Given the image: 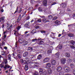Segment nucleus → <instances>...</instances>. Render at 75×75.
<instances>
[{
  "instance_id": "obj_1",
  "label": "nucleus",
  "mask_w": 75,
  "mask_h": 75,
  "mask_svg": "<svg viewBox=\"0 0 75 75\" xmlns=\"http://www.w3.org/2000/svg\"><path fill=\"white\" fill-rule=\"evenodd\" d=\"M46 18L47 19V22H50L51 21V19L52 18V16L49 15Z\"/></svg>"
},
{
  "instance_id": "obj_21",
  "label": "nucleus",
  "mask_w": 75,
  "mask_h": 75,
  "mask_svg": "<svg viewBox=\"0 0 75 75\" xmlns=\"http://www.w3.org/2000/svg\"><path fill=\"white\" fill-rule=\"evenodd\" d=\"M42 55H39L37 57V59H41L42 58Z\"/></svg>"
},
{
  "instance_id": "obj_6",
  "label": "nucleus",
  "mask_w": 75,
  "mask_h": 75,
  "mask_svg": "<svg viewBox=\"0 0 75 75\" xmlns=\"http://www.w3.org/2000/svg\"><path fill=\"white\" fill-rule=\"evenodd\" d=\"M49 61H50V59L49 58H47L44 59L43 60V62H48Z\"/></svg>"
},
{
  "instance_id": "obj_14",
  "label": "nucleus",
  "mask_w": 75,
  "mask_h": 75,
  "mask_svg": "<svg viewBox=\"0 0 75 75\" xmlns=\"http://www.w3.org/2000/svg\"><path fill=\"white\" fill-rule=\"evenodd\" d=\"M10 68V66L7 64H6L5 65V67H4V69H6V68Z\"/></svg>"
},
{
  "instance_id": "obj_31",
  "label": "nucleus",
  "mask_w": 75,
  "mask_h": 75,
  "mask_svg": "<svg viewBox=\"0 0 75 75\" xmlns=\"http://www.w3.org/2000/svg\"><path fill=\"white\" fill-rule=\"evenodd\" d=\"M70 43L71 44H72V45H74V44H75V42L73 40H71L70 42Z\"/></svg>"
},
{
  "instance_id": "obj_37",
  "label": "nucleus",
  "mask_w": 75,
  "mask_h": 75,
  "mask_svg": "<svg viewBox=\"0 0 75 75\" xmlns=\"http://www.w3.org/2000/svg\"><path fill=\"white\" fill-rule=\"evenodd\" d=\"M24 61H25V62H28V58H25Z\"/></svg>"
},
{
  "instance_id": "obj_54",
  "label": "nucleus",
  "mask_w": 75,
  "mask_h": 75,
  "mask_svg": "<svg viewBox=\"0 0 75 75\" xmlns=\"http://www.w3.org/2000/svg\"><path fill=\"white\" fill-rule=\"evenodd\" d=\"M67 10L68 11H71V9L69 8H67Z\"/></svg>"
},
{
  "instance_id": "obj_24",
  "label": "nucleus",
  "mask_w": 75,
  "mask_h": 75,
  "mask_svg": "<svg viewBox=\"0 0 75 75\" xmlns=\"http://www.w3.org/2000/svg\"><path fill=\"white\" fill-rule=\"evenodd\" d=\"M52 50H51V49H48V50H47V54H50V53H51L52 52Z\"/></svg>"
},
{
  "instance_id": "obj_59",
  "label": "nucleus",
  "mask_w": 75,
  "mask_h": 75,
  "mask_svg": "<svg viewBox=\"0 0 75 75\" xmlns=\"http://www.w3.org/2000/svg\"><path fill=\"white\" fill-rule=\"evenodd\" d=\"M73 74L74 75H75V69L73 71Z\"/></svg>"
},
{
  "instance_id": "obj_35",
  "label": "nucleus",
  "mask_w": 75,
  "mask_h": 75,
  "mask_svg": "<svg viewBox=\"0 0 75 75\" xmlns=\"http://www.w3.org/2000/svg\"><path fill=\"white\" fill-rule=\"evenodd\" d=\"M38 10H39L40 12H42V9H41L40 7H39L38 8Z\"/></svg>"
},
{
  "instance_id": "obj_44",
  "label": "nucleus",
  "mask_w": 75,
  "mask_h": 75,
  "mask_svg": "<svg viewBox=\"0 0 75 75\" xmlns=\"http://www.w3.org/2000/svg\"><path fill=\"white\" fill-rule=\"evenodd\" d=\"M24 60L23 59H21V62L22 64L24 63Z\"/></svg>"
},
{
  "instance_id": "obj_55",
  "label": "nucleus",
  "mask_w": 75,
  "mask_h": 75,
  "mask_svg": "<svg viewBox=\"0 0 75 75\" xmlns=\"http://www.w3.org/2000/svg\"><path fill=\"white\" fill-rule=\"evenodd\" d=\"M30 19V17L28 16V17L26 19V20H29Z\"/></svg>"
},
{
  "instance_id": "obj_49",
  "label": "nucleus",
  "mask_w": 75,
  "mask_h": 75,
  "mask_svg": "<svg viewBox=\"0 0 75 75\" xmlns=\"http://www.w3.org/2000/svg\"><path fill=\"white\" fill-rule=\"evenodd\" d=\"M40 32L41 33H45V31L44 30H41Z\"/></svg>"
},
{
  "instance_id": "obj_52",
  "label": "nucleus",
  "mask_w": 75,
  "mask_h": 75,
  "mask_svg": "<svg viewBox=\"0 0 75 75\" xmlns=\"http://www.w3.org/2000/svg\"><path fill=\"white\" fill-rule=\"evenodd\" d=\"M25 14H26V12L25 11V12L23 14L22 17H24V16H25Z\"/></svg>"
},
{
  "instance_id": "obj_30",
  "label": "nucleus",
  "mask_w": 75,
  "mask_h": 75,
  "mask_svg": "<svg viewBox=\"0 0 75 75\" xmlns=\"http://www.w3.org/2000/svg\"><path fill=\"white\" fill-rule=\"evenodd\" d=\"M64 72L62 71L59 72V75H64Z\"/></svg>"
},
{
  "instance_id": "obj_42",
  "label": "nucleus",
  "mask_w": 75,
  "mask_h": 75,
  "mask_svg": "<svg viewBox=\"0 0 75 75\" xmlns=\"http://www.w3.org/2000/svg\"><path fill=\"white\" fill-rule=\"evenodd\" d=\"M62 45H60L59 46V49H60V50L62 49Z\"/></svg>"
},
{
  "instance_id": "obj_8",
  "label": "nucleus",
  "mask_w": 75,
  "mask_h": 75,
  "mask_svg": "<svg viewBox=\"0 0 75 75\" xmlns=\"http://www.w3.org/2000/svg\"><path fill=\"white\" fill-rule=\"evenodd\" d=\"M47 73L49 75H51V74H52V70L50 69H49L47 70Z\"/></svg>"
},
{
  "instance_id": "obj_11",
  "label": "nucleus",
  "mask_w": 75,
  "mask_h": 75,
  "mask_svg": "<svg viewBox=\"0 0 75 75\" xmlns=\"http://www.w3.org/2000/svg\"><path fill=\"white\" fill-rule=\"evenodd\" d=\"M57 71L58 72H60V71H61L62 70V68L60 66H59L57 68Z\"/></svg>"
},
{
  "instance_id": "obj_23",
  "label": "nucleus",
  "mask_w": 75,
  "mask_h": 75,
  "mask_svg": "<svg viewBox=\"0 0 75 75\" xmlns=\"http://www.w3.org/2000/svg\"><path fill=\"white\" fill-rule=\"evenodd\" d=\"M14 34L15 35H16V37L18 36V35H20V34L18 33L17 32H16L14 33Z\"/></svg>"
},
{
  "instance_id": "obj_53",
  "label": "nucleus",
  "mask_w": 75,
  "mask_h": 75,
  "mask_svg": "<svg viewBox=\"0 0 75 75\" xmlns=\"http://www.w3.org/2000/svg\"><path fill=\"white\" fill-rule=\"evenodd\" d=\"M38 21L39 22V23L41 22V20L40 19H39L38 20Z\"/></svg>"
},
{
  "instance_id": "obj_51",
  "label": "nucleus",
  "mask_w": 75,
  "mask_h": 75,
  "mask_svg": "<svg viewBox=\"0 0 75 75\" xmlns=\"http://www.w3.org/2000/svg\"><path fill=\"white\" fill-rule=\"evenodd\" d=\"M70 47L71 48H73V49H75V47L73 45L71 46Z\"/></svg>"
},
{
  "instance_id": "obj_3",
  "label": "nucleus",
  "mask_w": 75,
  "mask_h": 75,
  "mask_svg": "<svg viewBox=\"0 0 75 75\" xmlns=\"http://www.w3.org/2000/svg\"><path fill=\"white\" fill-rule=\"evenodd\" d=\"M18 42H19L20 43H23V41H24V39L22 38H19L18 40Z\"/></svg>"
},
{
  "instance_id": "obj_22",
  "label": "nucleus",
  "mask_w": 75,
  "mask_h": 75,
  "mask_svg": "<svg viewBox=\"0 0 75 75\" xmlns=\"http://www.w3.org/2000/svg\"><path fill=\"white\" fill-rule=\"evenodd\" d=\"M62 7H63V8H65L66 6H67V3H64L62 4Z\"/></svg>"
},
{
  "instance_id": "obj_16",
  "label": "nucleus",
  "mask_w": 75,
  "mask_h": 75,
  "mask_svg": "<svg viewBox=\"0 0 75 75\" xmlns=\"http://www.w3.org/2000/svg\"><path fill=\"white\" fill-rule=\"evenodd\" d=\"M55 56L56 58H59V53L58 52L57 53L55 54Z\"/></svg>"
},
{
  "instance_id": "obj_61",
  "label": "nucleus",
  "mask_w": 75,
  "mask_h": 75,
  "mask_svg": "<svg viewBox=\"0 0 75 75\" xmlns=\"http://www.w3.org/2000/svg\"><path fill=\"white\" fill-rule=\"evenodd\" d=\"M4 48L5 50H7V47H4Z\"/></svg>"
},
{
  "instance_id": "obj_26",
  "label": "nucleus",
  "mask_w": 75,
  "mask_h": 75,
  "mask_svg": "<svg viewBox=\"0 0 75 75\" xmlns=\"http://www.w3.org/2000/svg\"><path fill=\"white\" fill-rule=\"evenodd\" d=\"M71 62H72V61L71 59H68L67 60V62L68 64H71Z\"/></svg>"
},
{
  "instance_id": "obj_4",
  "label": "nucleus",
  "mask_w": 75,
  "mask_h": 75,
  "mask_svg": "<svg viewBox=\"0 0 75 75\" xmlns=\"http://www.w3.org/2000/svg\"><path fill=\"white\" fill-rule=\"evenodd\" d=\"M4 17H2L0 18V22L1 23H4Z\"/></svg>"
},
{
  "instance_id": "obj_58",
  "label": "nucleus",
  "mask_w": 75,
  "mask_h": 75,
  "mask_svg": "<svg viewBox=\"0 0 75 75\" xmlns=\"http://www.w3.org/2000/svg\"><path fill=\"white\" fill-rule=\"evenodd\" d=\"M8 57H9V59H11V56H10V54H9L8 55Z\"/></svg>"
},
{
  "instance_id": "obj_9",
  "label": "nucleus",
  "mask_w": 75,
  "mask_h": 75,
  "mask_svg": "<svg viewBox=\"0 0 75 75\" xmlns=\"http://www.w3.org/2000/svg\"><path fill=\"white\" fill-rule=\"evenodd\" d=\"M42 4H43V5H44V6H47V0H44L43 1Z\"/></svg>"
},
{
  "instance_id": "obj_62",
  "label": "nucleus",
  "mask_w": 75,
  "mask_h": 75,
  "mask_svg": "<svg viewBox=\"0 0 75 75\" xmlns=\"http://www.w3.org/2000/svg\"><path fill=\"white\" fill-rule=\"evenodd\" d=\"M1 55L4 56V57H5L6 56V54H1Z\"/></svg>"
},
{
  "instance_id": "obj_7",
  "label": "nucleus",
  "mask_w": 75,
  "mask_h": 75,
  "mask_svg": "<svg viewBox=\"0 0 75 75\" xmlns=\"http://www.w3.org/2000/svg\"><path fill=\"white\" fill-rule=\"evenodd\" d=\"M46 67L47 68H49V67H51V64L50 63H47L46 64Z\"/></svg>"
},
{
  "instance_id": "obj_60",
  "label": "nucleus",
  "mask_w": 75,
  "mask_h": 75,
  "mask_svg": "<svg viewBox=\"0 0 75 75\" xmlns=\"http://www.w3.org/2000/svg\"><path fill=\"white\" fill-rule=\"evenodd\" d=\"M31 57H30L31 59L32 58H33L34 57V55H31Z\"/></svg>"
},
{
  "instance_id": "obj_46",
  "label": "nucleus",
  "mask_w": 75,
  "mask_h": 75,
  "mask_svg": "<svg viewBox=\"0 0 75 75\" xmlns=\"http://www.w3.org/2000/svg\"><path fill=\"white\" fill-rule=\"evenodd\" d=\"M37 40V39H33L32 41V42H34V41H35Z\"/></svg>"
},
{
  "instance_id": "obj_29",
  "label": "nucleus",
  "mask_w": 75,
  "mask_h": 75,
  "mask_svg": "<svg viewBox=\"0 0 75 75\" xmlns=\"http://www.w3.org/2000/svg\"><path fill=\"white\" fill-rule=\"evenodd\" d=\"M39 70L40 73L41 72V74H42V69L40 68L39 69Z\"/></svg>"
},
{
  "instance_id": "obj_32",
  "label": "nucleus",
  "mask_w": 75,
  "mask_h": 75,
  "mask_svg": "<svg viewBox=\"0 0 75 75\" xmlns=\"http://www.w3.org/2000/svg\"><path fill=\"white\" fill-rule=\"evenodd\" d=\"M47 71H45L43 72V75H47Z\"/></svg>"
},
{
  "instance_id": "obj_5",
  "label": "nucleus",
  "mask_w": 75,
  "mask_h": 75,
  "mask_svg": "<svg viewBox=\"0 0 75 75\" xmlns=\"http://www.w3.org/2000/svg\"><path fill=\"white\" fill-rule=\"evenodd\" d=\"M30 25V22H27L24 25V27L25 28H27Z\"/></svg>"
},
{
  "instance_id": "obj_40",
  "label": "nucleus",
  "mask_w": 75,
  "mask_h": 75,
  "mask_svg": "<svg viewBox=\"0 0 75 75\" xmlns=\"http://www.w3.org/2000/svg\"><path fill=\"white\" fill-rule=\"evenodd\" d=\"M34 75H38V72H35L34 73Z\"/></svg>"
},
{
  "instance_id": "obj_47",
  "label": "nucleus",
  "mask_w": 75,
  "mask_h": 75,
  "mask_svg": "<svg viewBox=\"0 0 75 75\" xmlns=\"http://www.w3.org/2000/svg\"><path fill=\"white\" fill-rule=\"evenodd\" d=\"M18 52V54H21V51H20V50H18L17 51Z\"/></svg>"
},
{
  "instance_id": "obj_12",
  "label": "nucleus",
  "mask_w": 75,
  "mask_h": 75,
  "mask_svg": "<svg viewBox=\"0 0 75 75\" xmlns=\"http://www.w3.org/2000/svg\"><path fill=\"white\" fill-rule=\"evenodd\" d=\"M55 63H56V61L55 60H52L51 61L52 65H55Z\"/></svg>"
},
{
  "instance_id": "obj_25",
  "label": "nucleus",
  "mask_w": 75,
  "mask_h": 75,
  "mask_svg": "<svg viewBox=\"0 0 75 75\" xmlns=\"http://www.w3.org/2000/svg\"><path fill=\"white\" fill-rule=\"evenodd\" d=\"M65 55L67 57H70V54L69 53H65Z\"/></svg>"
},
{
  "instance_id": "obj_20",
  "label": "nucleus",
  "mask_w": 75,
  "mask_h": 75,
  "mask_svg": "<svg viewBox=\"0 0 75 75\" xmlns=\"http://www.w3.org/2000/svg\"><path fill=\"white\" fill-rule=\"evenodd\" d=\"M28 53L27 52H26L23 54V57H26L27 56H28Z\"/></svg>"
},
{
  "instance_id": "obj_27",
  "label": "nucleus",
  "mask_w": 75,
  "mask_h": 75,
  "mask_svg": "<svg viewBox=\"0 0 75 75\" xmlns=\"http://www.w3.org/2000/svg\"><path fill=\"white\" fill-rule=\"evenodd\" d=\"M25 71H27L28 69V66L27 65H26L25 67Z\"/></svg>"
},
{
  "instance_id": "obj_17",
  "label": "nucleus",
  "mask_w": 75,
  "mask_h": 75,
  "mask_svg": "<svg viewBox=\"0 0 75 75\" xmlns=\"http://www.w3.org/2000/svg\"><path fill=\"white\" fill-rule=\"evenodd\" d=\"M46 19L45 18H44L42 20V21L44 22V23H47V22H48V19L47 18Z\"/></svg>"
},
{
  "instance_id": "obj_33",
  "label": "nucleus",
  "mask_w": 75,
  "mask_h": 75,
  "mask_svg": "<svg viewBox=\"0 0 75 75\" xmlns=\"http://www.w3.org/2000/svg\"><path fill=\"white\" fill-rule=\"evenodd\" d=\"M44 43V42L43 41H40L38 42V44L39 45H41V44H42Z\"/></svg>"
},
{
  "instance_id": "obj_13",
  "label": "nucleus",
  "mask_w": 75,
  "mask_h": 75,
  "mask_svg": "<svg viewBox=\"0 0 75 75\" xmlns=\"http://www.w3.org/2000/svg\"><path fill=\"white\" fill-rule=\"evenodd\" d=\"M54 23L55 24H60V21L58 20H57L54 21Z\"/></svg>"
},
{
  "instance_id": "obj_50",
  "label": "nucleus",
  "mask_w": 75,
  "mask_h": 75,
  "mask_svg": "<svg viewBox=\"0 0 75 75\" xmlns=\"http://www.w3.org/2000/svg\"><path fill=\"white\" fill-rule=\"evenodd\" d=\"M21 28V27H20V26H18L17 27V30H20V28Z\"/></svg>"
},
{
  "instance_id": "obj_18",
  "label": "nucleus",
  "mask_w": 75,
  "mask_h": 75,
  "mask_svg": "<svg viewBox=\"0 0 75 75\" xmlns=\"http://www.w3.org/2000/svg\"><path fill=\"white\" fill-rule=\"evenodd\" d=\"M4 62L6 65L7 64V63L8 62H7V59H4Z\"/></svg>"
},
{
  "instance_id": "obj_19",
  "label": "nucleus",
  "mask_w": 75,
  "mask_h": 75,
  "mask_svg": "<svg viewBox=\"0 0 75 75\" xmlns=\"http://www.w3.org/2000/svg\"><path fill=\"white\" fill-rule=\"evenodd\" d=\"M68 35L69 37H73L74 36V35L72 33H69Z\"/></svg>"
},
{
  "instance_id": "obj_28",
  "label": "nucleus",
  "mask_w": 75,
  "mask_h": 75,
  "mask_svg": "<svg viewBox=\"0 0 75 75\" xmlns=\"http://www.w3.org/2000/svg\"><path fill=\"white\" fill-rule=\"evenodd\" d=\"M69 69V67H66L64 68V70L66 71H68Z\"/></svg>"
},
{
  "instance_id": "obj_43",
  "label": "nucleus",
  "mask_w": 75,
  "mask_h": 75,
  "mask_svg": "<svg viewBox=\"0 0 75 75\" xmlns=\"http://www.w3.org/2000/svg\"><path fill=\"white\" fill-rule=\"evenodd\" d=\"M28 50H33V48L32 47H29L28 48Z\"/></svg>"
},
{
  "instance_id": "obj_63",
  "label": "nucleus",
  "mask_w": 75,
  "mask_h": 75,
  "mask_svg": "<svg viewBox=\"0 0 75 75\" xmlns=\"http://www.w3.org/2000/svg\"><path fill=\"white\" fill-rule=\"evenodd\" d=\"M73 17H75V13H74L73 14Z\"/></svg>"
},
{
  "instance_id": "obj_39",
  "label": "nucleus",
  "mask_w": 75,
  "mask_h": 75,
  "mask_svg": "<svg viewBox=\"0 0 75 75\" xmlns=\"http://www.w3.org/2000/svg\"><path fill=\"white\" fill-rule=\"evenodd\" d=\"M70 66H71V67L72 68H74V67H75V66H74V65L73 64H70Z\"/></svg>"
},
{
  "instance_id": "obj_56",
  "label": "nucleus",
  "mask_w": 75,
  "mask_h": 75,
  "mask_svg": "<svg viewBox=\"0 0 75 75\" xmlns=\"http://www.w3.org/2000/svg\"><path fill=\"white\" fill-rule=\"evenodd\" d=\"M22 8H20V10H19V13H21V11H22Z\"/></svg>"
},
{
  "instance_id": "obj_10",
  "label": "nucleus",
  "mask_w": 75,
  "mask_h": 75,
  "mask_svg": "<svg viewBox=\"0 0 75 75\" xmlns=\"http://www.w3.org/2000/svg\"><path fill=\"white\" fill-rule=\"evenodd\" d=\"M21 16L20 15L18 17V21H17V23H20V21L21 20Z\"/></svg>"
},
{
  "instance_id": "obj_48",
  "label": "nucleus",
  "mask_w": 75,
  "mask_h": 75,
  "mask_svg": "<svg viewBox=\"0 0 75 75\" xmlns=\"http://www.w3.org/2000/svg\"><path fill=\"white\" fill-rule=\"evenodd\" d=\"M21 54H19L18 55V57L19 58H21Z\"/></svg>"
},
{
  "instance_id": "obj_36",
  "label": "nucleus",
  "mask_w": 75,
  "mask_h": 75,
  "mask_svg": "<svg viewBox=\"0 0 75 75\" xmlns=\"http://www.w3.org/2000/svg\"><path fill=\"white\" fill-rule=\"evenodd\" d=\"M35 1L34 0H31L30 2L32 4H34L35 3Z\"/></svg>"
},
{
  "instance_id": "obj_41",
  "label": "nucleus",
  "mask_w": 75,
  "mask_h": 75,
  "mask_svg": "<svg viewBox=\"0 0 75 75\" xmlns=\"http://www.w3.org/2000/svg\"><path fill=\"white\" fill-rule=\"evenodd\" d=\"M34 31V30H32L31 32V33H32L33 34H34V33H37V31Z\"/></svg>"
},
{
  "instance_id": "obj_34",
  "label": "nucleus",
  "mask_w": 75,
  "mask_h": 75,
  "mask_svg": "<svg viewBox=\"0 0 75 75\" xmlns=\"http://www.w3.org/2000/svg\"><path fill=\"white\" fill-rule=\"evenodd\" d=\"M57 4V3L55 2H52L51 4V6H53V5H54L55 4Z\"/></svg>"
},
{
  "instance_id": "obj_45",
  "label": "nucleus",
  "mask_w": 75,
  "mask_h": 75,
  "mask_svg": "<svg viewBox=\"0 0 75 75\" xmlns=\"http://www.w3.org/2000/svg\"><path fill=\"white\" fill-rule=\"evenodd\" d=\"M3 64V63H1V68H3V67H4V65H2Z\"/></svg>"
},
{
  "instance_id": "obj_15",
  "label": "nucleus",
  "mask_w": 75,
  "mask_h": 75,
  "mask_svg": "<svg viewBox=\"0 0 75 75\" xmlns=\"http://www.w3.org/2000/svg\"><path fill=\"white\" fill-rule=\"evenodd\" d=\"M22 43H23V45H27L28 42L24 40Z\"/></svg>"
},
{
  "instance_id": "obj_38",
  "label": "nucleus",
  "mask_w": 75,
  "mask_h": 75,
  "mask_svg": "<svg viewBox=\"0 0 75 75\" xmlns=\"http://www.w3.org/2000/svg\"><path fill=\"white\" fill-rule=\"evenodd\" d=\"M58 18V17L57 16L54 17L52 19V20H56Z\"/></svg>"
},
{
  "instance_id": "obj_2",
  "label": "nucleus",
  "mask_w": 75,
  "mask_h": 75,
  "mask_svg": "<svg viewBox=\"0 0 75 75\" xmlns=\"http://www.w3.org/2000/svg\"><path fill=\"white\" fill-rule=\"evenodd\" d=\"M66 62V59L65 58H62L61 59V62L63 64H64Z\"/></svg>"
},
{
  "instance_id": "obj_64",
  "label": "nucleus",
  "mask_w": 75,
  "mask_h": 75,
  "mask_svg": "<svg viewBox=\"0 0 75 75\" xmlns=\"http://www.w3.org/2000/svg\"><path fill=\"white\" fill-rule=\"evenodd\" d=\"M73 61L74 62V63H75V58L73 60Z\"/></svg>"
},
{
  "instance_id": "obj_57",
  "label": "nucleus",
  "mask_w": 75,
  "mask_h": 75,
  "mask_svg": "<svg viewBox=\"0 0 75 75\" xmlns=\"http://www.w3.org/2000/svg\"><path fill=\"white\" fill-rule=\"evenodd\" d=\"M1 44L2 45H5V43H4V42H2Z\"/></svg>"
}]
</instances>
